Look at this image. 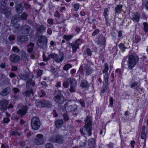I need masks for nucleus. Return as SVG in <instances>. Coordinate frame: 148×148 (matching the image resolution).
Segmentation results:
<instances>
[{"label":"nucleus","mask_w":148,"mask_h":148,"mask_svg":"<svg viewBox=\"0 0 148 148\" xmlns=\"http://www.w3.org/2000/svg\"><path fill=\"white\" fill-rule=\"evenodd\" d=\"M144 25V29L145 32L148 31V24L146 22L143 23Z\"/></svg>","instance_id":"nucleus-43"},{"label":"nucleus","mask_w":148,"mask_h":148,"mask_svg":"<svg viewBox=\"0 0 148 148\" xmlns=\"http://www.w3.org/2000/svg\"><path fill=\"white\" fill-rule=\"evenodd\" d=\"M63 116L64 120L65 121H68L69 119L68 115L66 114H64Z\"/></svg>","instance_id":"nucleus-50"},{"label":"nucleus","mask_w":148,"mask_h":148,"mask_svg":"<svg viewBox=\"0 0 148 148\" xmlns=\"http://www.w3.org/2000/svg\"><path fill=\"white\" fill-rule=\"evenodd\" d=\"M130 87L132 88H134L138 91L139 90L140 88H139L140 84L138 82H136L133 80H132L130 82Z\"/></svg>","instance_id":"nucleus-18"},{"label":"nucleus","mask_w":148,"mask_h":148,"mask_svg":"<svg viewBox=\"0 0 148 148\" xmlns=\"http://www.w3.org/2000/svg\"><path fill=\"white\" fill-rule=\"evenodd\" d=\"M73 36V35H65L64 36L63 38L66 41H68L70 40Z\"/></svg>","instance_id":"nucleus-37"},{"label":"nucleus","mask_w":148,"mask_h":148,"mask_svg":"<svg viewBox=\"0 0 148 148\" xmlns=\"http://www.w3.org/2000/svg\"><path fill=\"white\" fill-rule=\"evenodd\" d=\"M10 120L7 118H5L3 120V122L4 123H8L10 121Z\"/></svg>","instance_id":"nucleus-58"},{"label":"nucleus","mask_w":148,"mask_h":148,"mask_svg":"<svg viewBox=\"0 0 148 148\" xmlns=\"http://www.w3.org/2000/svg\"><path fill=\"white\" fill-rule=\"evenodd\" d=\"M79 102L82 107H85V103L83 99H81L79 101Z\"/></svg>","instance_id":"nucleus-60"},{"label":"nucleus","mask_w":148,"mask_h":148,"mask_svg":"<svg viewBox=\"0 0 148 148\" xmlns=\"http://www.w3.org/2000/svg\"><path fill=\"white\" fill-rule=\"evenodd\" d=\"M9 76L10 78H12L14 77H16V75L13 73H10L9 74Z\"/></svg>","instance_id":"nucleus-59"},{"label":"nucleus","mask_w":148,"mask_h":148,"mask_svg":"<svg viewBox=\"0 0 148 148\" xmlns=\"http://www.w3.org/2000/svg\"><path fill=\"white\" fill-rule=\"evenodd\" d=\"M42 71L41 70H39L37 72V77L38 78L40 77L42 75Z\"/></svg>","instance_id":"nucleus-46"},{"label":"nucleus","mask_w":148,"mask_h":148,"mask_svg":"<svg viewBox=\"0 0 148 148\" xmlns=\"http://www.w3.org/2000/svg\"><path fill=\"white\" fill-rule=\"evenodd\" d=\"M35 86V82L32 79H28L26 82V87L27 89H30L34 90Z\"/></svg>","instance_id":"nucleus-14"},{"label":"nucleus","mask_w":148,"mask_h":148,"mask_svg":"<svg viewBox=\"0 0 148 148\" xmlns=\"http://www.w3.org/2000/svg\"><path fill=\"white\" fill-rule=\"evenodd\" d=\"M37 138L33 140V143L36 145H39L43 144L44 141L43 139V136L41 134H38L36 136Z\"/></svg>","instance_id":"nucleus-11"},{"label":"nucleus","mask_w":148,"mask_h":148,"mask_svg":"<svg viewBox=\"0 0 148 148\" xmlns=\"http://www.w3.org/2000/svg\"><path fill=\"white\" fill-rule=\"evenodd\" d=\"M64 58V55L63 53L60 52L58 55L57 54V57L55 60V61L58 63L62 62Z\"/></svg>","instance_id":"nucleus-22"},{"label":"nucleus","mask_w":148,"mask_h":148,"mask_svg":"<svg viewBox=\"0 0 148 148\" xmlns=\"http://www.w3.org/2000/svg\"><path fill=\"white\" fill-rule=\"evenodd\" d=\"M17 68L16 66H13L12 67L11 70L12 71H15L17 70Z\"/></svg>","instance_id":"nucleus-62"},{"label":"nucleus","mask_w":148,"mask_h":148,"mask_svg":"<svg viewBox=\"0 0 148 148\" xmlns=\"http://www.w3.org/2000/svg\"><path fill=\"white\" fill-rule=\"evenodd\" d=\"M87 54L89 56L91 55L92 52L89 49H87L86 50Z\"/></svg>","instance_id":"nucleus-61"},{"label":"nucleus","mask_w":148,"mask_h":148,"mask_svg":"<svg viewBox=\"0 0 148 148\" xmlns=\"http://www.w3.org/2000/svg\"><path fill=\"white\" fill-rule=\"evenodd\" d=\"M34 44L32 42H30L27 46L28 49H27V52L29 53H32L33 51L34 47Z\"/></svg>","instance_id":"nucleus-26"},{"label":"nucleus","mask_w":148,"mask_h":148,"mask_svg":"<svg viewBox=\"0 0 148 148\" xmlns=\"http://www.w3.org/2000/svg\"><path fill=\"white\" fill-rule=\"evenodd\" d=\"M140 136L142 139H145V126H143L142 127Z\"/></svg>","instance_id":"nucleus-33"},{"label":"nucleus","mask_w":148,"mask_h":148,"mask_svg":"<svg viewBox=\"0 0 148 148\" xmlns=\"http://www.w3.org/2000/svg\"><path fill=\"white\" fill-rule=\"evenodd\" d=\"M47 22L48 24L52 25L53 24V21L52 18L49 19L47 20Z\"/></svg>","instance_id":"nucleus-54"},{"label":"nucleus","mask_w":148,"mask_h":148,"mask_svg":"<svg viewBox=\"0 0 148 148\" xmlns=\"http://www.w3.org/2000/svg\"><path fill=\"white\" fill-rule=\"evenodd\" d=\"M21 79L25 81L28 79V78L30 76V75L29 73H25L24 74H20L18 75Z\"/></svg>","instance_id":"nucleus-25"},{"label":"nucleus","mask_w":148,"mask_h":148,"mask_svg":"<svg viewBox=\"0 0 148 148\" xmlns=\"http://www.w3.org/2000/svg\"><path fill=\"white\" fill-rule=\"evenodd\" d=\"M74 8L75 11H77L79 8V4H75L74 5Z\"/></svg>","instance_id":"nucleus-53"},{"label":"nucleus","mask_w":148,"mask_h":148,"mask_svg":"<svg viewBox=\"0 0 148 148\" xmlns=\"http://www.w3.org/2000/svg\"><path fill=\"white\" fill-rule=\"evenodd\" d=\"M8 1L7 0H4L1 2V5L0 6V12L4 14L6 18L10 19L11 15L12 8H5Z\"/></svg>","instance_id":"nucleus-2"},{"label":"nucleus","mask_w":148,"mask_h":148,"mask_svg":"<svg viewBox=\"0 0 148 148\" xmlns=\"http://www.w3.org/2000/svg\"><path fill=\"white\" fill-rule=\"evenodd\" d=\"M28 110V108L27 106H24L18 111L17 113L19 115L22 117L26 114Z\"/></svg>","instance_id":"nucleus-16"},{"label":"nucleus","mask_w":148,"mask_h":148,"mask_svg":"<svg viewBox=\"0 0 148 148\" xmlns=\"http://www.w3.org/2000/svg\"><path fill=\"white\" fill-rule=\"evenodd\" d=\"M8 101L6 100H0V110L2 112L6 110L7 105L8 104Z\"/></svg>","instance_id":"nucleus-15"},{"label":"nucleus","mask_w":148,"mask_h":148,"mask_svg":"<svg viewBox=\"0 0 148 148\" xmlns=\"http://www.w3.org/2000/svg\"><path fill=\"white\" fill-rule=\"evenodd\" d=\"M13 90L14 92L15 93H17L19 92L20 91V89L16 88H14L13 89Z\"/></svg>","instance_id":"nucleus-55"},{"label":"nucleus","mask_w":148,"mask_h":148,"mask_svg":"<svg viewBox=\"0 0 148 148\" xmlns=\"http://www.w3.org/2000/svg\"><path fill=\"white\" fill-rule=\"evenodd\" d=\"M35 103L36 106L38 107L49 108L52 106L51 103L50 101L45 100H37Z\"/></svg>","instance_id":"nucleus-8"},{"label":"nucleus","mask_w":148,"mask_h":148,"mask_svg":"<svg viewBox=\"0 0 148 148\" xmlns=\"http://www.w3.org/2000/svg\"><path fill=\"white\" fill-rule=\"evenodd\" d=\"M47 38L45 36H38L37 41V45L40 48L43 49L45 48L47 44Z\"/></svg>","instance_id":"nucleus-3"},{"label":"nucleus","mask_w":148,"mask_h":148,"mask_svg":"<svg viewBox=\"0 0 148 148\" xmlns=\"http://www.w3.org/2000/svg\"><path fill=\"white\" fill-rule=\"evenodd\" d=\"M22 32L27 36H30L32 34V31L29 26L25 25L22 26Z\"/></svg>","instance_id":"nucleus-12"},{"label":"nucleus","mask_w":148,"mask_h":148,"mask_svg":"<svg viewBox=\"0 0 148 148\" xmlns=\"http://www.w3.org/2000/svg\"><path fill=\"white\" fill-rule=\"evenodd\" d=\"M21 20L20 15L16 14L12 18V22L15 23Z\"/></svg>","instance_id":"nucleus-30"},{"label":"nucleus","mask_w":148,"mask_h":148,"mask_svg":"<svg viewBox=\"0 0 148 148\" xmlns=\"http://www.w3.org/2000/svg\"><path fill=\"white\" fill-rule=\"evenodd\" d=\"M140 16V14L138 13L134 14L132 16V19L134 21L137 22L139 21Z\"/></svg>","instance_id":"nucleus-29"},{"label":"nucleus","mask_w":148,"mask_h":148,"mask_svg":"<svg viewBox=\"0 0 148 148\" xmlns=\"http://www.w3.org/2000/svg\"><path fill=\"white\" fill-rule=\"evenodd\" d=\"M88 145L91 148H93L95 145V140L93 138H90L88 140Z\"/></svg>","instance_id":"nucleus-27"},{"label":"nucleus","mask_w":148,"mask_h":148,"mask_svg":"<svg viewBox=\"0 0 148 148\" xmlns=\"http://www.w3.org/2000/svg\"><path fill=\"white\" fill-rule=\"evenodd\" d=\"M119 46L120 49L123 52L124 51L125 49L127 48L125 47V45L122 43L120 44Z\"/></svg>","instance_id":"nucleus-40"},{"label":"nucleus","mask_w":148,"mask_h":148,"mask_svg":"<svg viewBox=\"0 0 148 148\" xmlns=\"http://www.w3.org/2000/svg\"><path fill=\"white\" fill-rule=\"evenodd\" d=\"M109 102L110 105L111 107H112V105L113 104L114 99L112 97H110L109 99Z\"/></svg>","instance_id":"nucleus-49"},{"label":"nucleus","mask_w":148,"mask_h":148,"mask_svg":"<svg viewBox=\"0 0 148 148\" xmlns=\"http://www.w3.org/2000/svg\"><path fill=\"white\" fill-rule=\"evenodd\" d=\"M12 51L16 53H18L19 52L20 50L16 46H14L13 47Z\"/></svg>","instance_id":"nucleus-42"},{"label":"nucleus","mask_w":148,"mask_h":148,"mask_svg":"<svg viewBox=\"0 0 148 148\" xmlns=\"http://www.w3.org/2000/svg\"><path fill=\"white\" fill-rule=\"evenodd\" d=\"M63 123V121L62 120H56L55 122V125L56 127L59 128L61 127Z\"/></svg>","instance_id":"nucleus-32"},{"label":"nucleus","mask_w":148,"mask_h":148,"mask_svg":"<svg viewBox=\"0 0 148 148\" xmlns=\"http://www.w3.org/2000/svg\"><path fill=\"white\" fill-rule=\"evenodd\" d=\"M9 58L11 62L14 63L18 62L20 60V57L15 54L11 55Z\"/></svg>","instance_id":"nucleus-21"},{"label":"nucleus","mask_w":148,"mask_h":148,"mask_svg":"<svg viewBox=\"0 0 148 148\" xmlns=\"http://www.w3.org/2000/svg\"><path fill=\"white\" fill-rule=\"evenodd\" d=\"M43 60L44 61H46L49 60V59H48V56L47 58L44 53H43Z\"/></svg>","instance_id":"nucleus-56"},{"label":"nucleus","mask_w":148,"mask_h":148,"mask_svg":"<svg viewBox=\"0 0 148 148\" xmlns=\"http://www.w3.org/2000/svg\"><path fill=\"white\" fill-rule=\"evenodd\" d=\"M138 58L135 55H130L129 57L128 65L129 69H131L134 67L138 62Z\"/></svg>","instance_id":"nucleus-6"},{"label":"nucleus","mask_w":148,"mask_h":148,"mask_svg":"<svg viewBox=\"0 0 148 148\" xmlns=\"http://www.w3.org/2000/svg\"><path fill=\"white\" fill-rule=\"evenodd\" d=\"M40 125V121L38 117L35 116L32 119L31 121V125L33 129L38 130L39 129Z\"/></svg>","instance_id":"nucleus-5"},{"label":"nucleus","mask_w":148,"mask_h":148,"mask_svg":"<svg viewBox=\"0 0 148 148\" xmlns=\"http://www.w3.org/2000/svg\"><path fill=\"white\" fill-rule=\"evenodd\" d=\"M16 12L18 14H21L23 11L22 4L21 3L17 5L15 7Z\"/></svg>","instance_id":"nucleus-23"},{"label":"nucleus","mask_w":148,"mask_h":148,"mask_svg":"<svg viewBox=\"0 0 148 148\" xmlns=\"http://www.w3.org/2000/svg\"><path fill=\"white\" fill-rule=\"evenodd\" d=\"M28 40V38L26 36H21L20 38V41L21 42H23Z\"/></svg>","instance_id":"nucleus-35"},{"label":"nucleus","mask_w":148,"mask_h":148,"mask_svg":"<svg viewBox=\"0 0 148 148\" xmlns=\"http://www.w3.org/2000/svg\"><path fill=\"white\" fill-rule=\"evenodd\" d=\"M99 32V29H96L92 33V36H94L97 34Z\"/></svg>","instance_id":"nucleus-51"},{"label":"nucleus","mask_w":148,"mask_h":148,"mask_svg":"<svg viewBox=\"0 0 148 148\" xmlns=\"http://www.w3.org/2000/svg\"><path fill=\"white\" fill-rule=\"evenodd\" d=\"M46 148H53V145L51 143H47L46 145Z\"/></svg>","instance_id":"nucleus-47"},{"label":"nucleus","mask_w":148,"mask_h":148,"mask_svg":"<svg viewBox=\"0 0 148 148\" xmlns=\"http://www.w3.org/2000/svg\"><path fill=\"white\" fill-rule=\"evenodd\" d=\"M82 43V40L81 39H78L72 43L69 42L67 45L69 47H71L72 49V52L75 53L77 49H79V45Z\"/></svg>","instance_id":"nucleus-7"},{"label":"nucleus","mask_w":148,"mask_h":148,"mask_svg":"<svg viewBox=\"0 0 148 148\" xmlns=\"http://www.w3.org/2000/svg\"><path fill=\"white\" fill-rule=\"evenodd\" d=\"M11 91L10 87H6L3 89L0 92V95L2 96H5L9 94Z\"/></svg>","instance_id":"nucleus-19"},{"label":"nucleus","mask_w":148,"mask_h":148,"mask_svg":"<svg viewBox=\"0 0 148 148\" xmlns=\"http://www.w3.org/2000/svg\"><path fill=\"white\" fill-rule=\"evenodd\" d=\"M56 57L57 54L54 53H51L48 55V59L49 60L51 58L55 61Z\"/></svg>","instance_id":"nucleus-36"},{"label":"nucleus","mask_w":148,"mask_h":148,"mask_svg":"<svg viewBox=\"0 0 148 148\" xmlns=\"http://www.w3.org/2000/svg\"><path fill=\"white\" fill-rule=\"evenodd\" d=\"M31 94H34V90L30 89H27V90L23 92L22 95L24 97H29L30 96Z\"/></svg>","instance_id":"nucleus-24"},{"label":"nucleus","mask_w":148,"mask_h":148,"mask_svg":"<svg viewBox=\"0 0 148 148\" xmlns=\"http://www.w3.org/2000/svg\"><path fill=\"white\" fill-rule=\"evenodd\" d=\"M108 12V8H106L104 9L103 14L106 18V20H107L106 16L108 15V14H107V13Z\"/></svg>","instance_id":"nucleus-48"},{"label":"nucleus","mask_w":148,"mask_h":148,"mask_svg":"<svg viewBox=\"0 0 148 148\" xmlns=\"http://www.w3.org/2000/svg\"><path fill=\"white\" fill-rule=\"evenodd\" d=\"M49 142L53 143H56L58 144H62L64 143V137L60 135L56 136H52L48 138Z\"/></svg>","instance_id":"nucleus-9"},{"label":"nucleus","mask_w":148,"mask_h":148,"mask_svg":"<svg viewBox=\"0 0 148 148\" xmlns=\"http://www.w3.org/2000/svg\"><path fill=\"white\" fill-rule=\"evenodd\" d=\"M28 16V14L25 12H23L21 15H20L21 19L22 20H26Z\"/></svg>","instance_id":"nucleus-34"},{"label":"nucleus","mask_w":148,"mask_h":148,"mask_svg":"<svg viewBox=\"0 0 148 148\" xmlns=\"http://www.w3.org/2000/svg\"><path fill=\"white\" fill-rule=\"evenodd\" d=\"M93 66L94 64L92 62H88L85 68L86 75H89L92 72L93 70Z\"/></svg>","instance_id":"nucleus-13"},{"label":"nucleus","mask_w":148,"mask_h":148,"mask_svg":"<svg viewBox=\"0 0 148 148\" xmlns=\"http://www.w3.org/2000/svg\"><path fill=\"white\" fill-rule=\"evenodd\" d=\"M70 83L69 91L71 92H74L76 90V87L77 85L76 80L74 78H68L66 81L64 82L63 86L64 88H68Z\"/></svg>","instance_id":"nucleus-1"},{"label":"nucleus","mask_w":148,"mask_h":148,"mask_svg":"<svg viewBox=\"0 0 148 148\" xmlns=\"http://www.w3.org/2000/svg\"><path fill=\"white\" fill-rule=\"evenodd\" d=\"M55 96L53 99L56 102L59 103H62L64 101V98L62 95L60 94V91L56 90H55Z\"/></svg>","instance_id":"nucleus-10"},{"label":"nucleus","mask_w":148,"mask_h":148,"mask_svg":"<svg viewBox=\"0 0 148 148\" xmlns=\"http://www.w3.org/2000/svg\"><path fill=\"white\" fill-rule=\"evenodd\" d=\"M72 67V66L71 64H66L64 66L63 68V69L65 71H67L69 69L71 68Z\"/></svg>","instance_id":"nucleus-38"},{"label":"nucleus","mask_w":148,"mask_h":148,"mask_svg":"<svg viewBox=\"0 0 148 148\" xmlns=\"http://www.w3.org/2000/svg\"><path fill=\"white\" fill-rule=\"evenodd\" d=\"M54 16L55 17L59 18L60 17V14L58 12L56 11L55 13Z\"/></svg>","instance_id":"nucleus-57"},{"label":"nucleus","mask_w":148,"mask_h":148,"mask_svg":"<svg viewBox=\"0 0 148 148\" xmlns=\"http://www.w3.org/2000/svg\"><path fill=\"white\" fill-rule=\"evenodd\" d=\"M108 86H103V89L101 90V92L104 93L107 90Z\"/></svg>","instance_id":"nucleus-63"},{"label":"nucleus","mask_w":148,"mask_h":148,"mask_svg":"<svg viewBox=\"0 0 148 148\" xmlns=\"http://www.w3.org/2000/svg\"><path fill=\"white\" fill-rule=\"evenodd\" d=\"M85 125L84 126V130L86 132H88L89 136H90L92 134V124L90 116H87L86 119L85 121Z\"/></svg>","instance_id":"nucleus-4"},{"label":"nucleus","mask_w":148,"mask_h":148,"mask_svg":"<svg viewBox=\"0 0 148 148\" xmlns=\"http://www.w3.org/2000/svg\"><path fill=\"white\" fill-rule=\"evenodd\" d=\"M78 108L76 104L73 106L70 105L66 106V109L68 112H75L76 111Z\"/></svg>","instance_id":"nucleus-20"},{"label":"nucleus","mask_w":148,"mask_h":148,"mask_svg":"<svg viewBox=\"0 0 148 148\" xmlns=\"http://www.w3.org/2000/svg\"><path fill=\"white\" fill-rule=\"evenodd\" d=\"M105 68L103 71V73H105V74L106 73H108L107 72L108 70V65L107 63H105L104 64Z\"/></svg>","instance_id":"nucleus-41"},{"label":"nucleus","mask_w":148,"mask_h":148,"mask_svg":"<svg viewBox=\"0 0 148 148\" xmlns=\"http://www.w3.org/2000/svg\"><path fill=\"white\" fill-rule=\"evenodd\" d=\"M41 84L43 86V87H46L47 86V84L45 82H41Z\"/></svg>","instance_id":"nucleus-64"},{"label":"nucleus","mask_w":148,"mask_h":148,"mask_svg":"<svg viewBox=\"0 0 148 148\" xmlns=\"http://www.w3.org/2000/svg\"><path fill=\"white\" fill-rule=\"evenodd\" d=\"M38 34H42L45 31V27L43 25L36 24L35 27Z\"/></svg>","instance_id":"nucleus-17"},{"label":"nucleus","mask_w":148,"mask_h":148,"mask_svg":"<svg viewBox=\"0 0 148 148\" xmlns=\"http://www.w3.org/2000/svg\"><path fill=\"white\" fill-rule=\"evenodd\" d=\"M140 40V36L137 35H136L135 36V42L137 43Z\"/></svg>","instance_id":"nucleus-45"},{"label":"nucleus","mask_w":148,"mask_h":148,"mask_svg":"<svg viewBox=\"0 0 148 148\" xmlns=\"http://www.w3.org/2000/svg\"><path fill=\"white\" fill-rule=\"evenodd\" d=\"M108 74L106 73L104 76L103 86H108Z\"/></svg>","instance_id":"nucleus-31"},{"label":"nucleus","mask_w":148,"mask_h":148,"mask_svg":"<svg viewBox=\"0 0 148 148\" xmlns=\"http://www.w3.org/2000/svg\"><path fill=\"white\" fill-rule=\"evenodd\" d=\"M122 8V5H119L115 8V10L116 13H118Z\"/></svg>","instance_id":"nucleus-39"},{"label":"nucleus","mask_w":148,"mask_h":148,"mask_svg":"<svg viewBox=\"0 0 148 148\" xmlns=\"http://www.w3.org/2000/svg\"><path fill=\"white\" fill-rule=\"evenodd\" d=\"M24 7L25 8L27 9H29L30 8V6L29 4L26 2L24 3Z\"/></svg>","instance_id":"nucleus-44"},{"label":"nucleus","mask_w":148,"mask_h":148,"mask_svg":"<svg viewBox=\"0 0 148 148\" xmlns=\"http://www.w3.org/2000/svg\"><path fill=\"white\" fill-rule=\"evenodd\" d=\"M80 86L82 88H88L89 86V84L86 80H83L81 81L80 84Z\"/></svg>","instance_id":"nucleus-28"},{"label":"nucleus","mask_w":148,"mask_h":148,"mask_svg":"<svg viewBox=\"0 0 148 148\" xmlns=\"http://www.w3.org/2000/svg\"><path fill=\"white\" fill-rule=\"evenodd\" d=\"M40 97H42L45 96L46 95L45 92L42 90H41L40 92Z\"/></svg>","instance_id":"nucleus-52"}]
</instances>
